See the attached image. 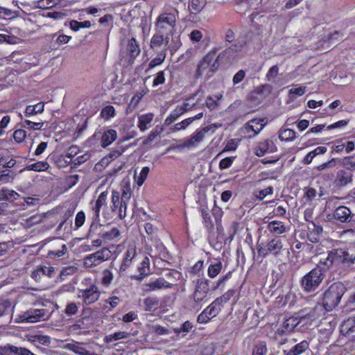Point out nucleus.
I'll return each mask as SVG.
<instances>
[{
    "mask_svg": "<svg viewBox=\"0 0 355 355\" xmlns=\"http://www.w3.org/2000/svg\"><path fill=\"white\" fill-rule=\"evenodd\" d=\"M205 0H191L189 4V7L193 10L194 13H199L205 6Z\"/></svg>",
    "mask_w": 355,
    "mask_h": 355,
    "instance_id": "4c0bfd02",
    "label": "nucleus"
},
{
    "mask_svg": "<svg viewBox=\"0 0 355 355\" xmlns=\"http://www.w3.org/2000/svg\"><path fill=\"white\" fill-rule=\"evenodd\" d=\"M116 131L113 129H110L103 132L101 136V146L103 148L107 147L111 144L116 139Z\"/></svg>",
    "mask_w": 355,
    "mask_h": 355,
    "instance_id": "5701e85b",
    "label": "nucleus"
},
{
    "mask_svg": "<svg viewBox=\"0 0 355 355\" xmlns=\"http://www.w3.org/2000/svg\"><path fill=\"white\" fill-rule=\"evenodd\" d=\"M1 192V200H6L9 202H12L17 200L20 196L18 193L14 190H10L8 189H2L0 190Z\"/></svg>",
    "mask_w": 355,
    "mask_h": 355,
    "instance_id": "c85d7f7f",
    "label": "nucleus"
},
{
    "mask_svg": "<svg viewBox=\"0 0 355 355\" xmlns=\"http://www.w3.org/2000/svg\"><path fill=\"white\" fill-rule=\"evenodd\" d=\"M346 291V286L340 282H334L330 285L322 295V302L324 309L330 311L336 308Z\"/></svg>",
    "mask_w": 355,
    "mask_h": 355,
    "instance_id": "f03ea898",
    "label": "nucleus"
},
{
    "mask_svg": "<svg viewBox=\"0 0 355 355\" xmlns=\"http://www.w3.org/2000/svg\"><path fill=\"white\" fill-rule=\"evenodd\" d=\"M91 26V22L89 21H85L80 22L76 20H71L70 21V28L77 31L81 28H89Z\"/></svg>",
    "mask_w": 355,
    "mask_h": 355,
    "instance_id": "58836bf2",
    "label": "nucleus"
},
{
    "mask_svg": "<svg viewBox=\"0 0 355 355\" xmlns=\"http://www.w3.org/2000/svg\"><path fill=\"white\" fill-rule=\"evenodd\" d=\"M267 229L273 234H282L286 231V228L284 223L281 221L273 220L270 222L267 225Z\"/></svg>",
    "mask_w": 355,
    "mask_h": 355,
    "instance_id": "aec40b11",
    "label": "nucleus"
},
{
    "mask_svg": "<svg viewBox=\"0 0 355 355\" xmlns=\"http://www.w3.org/2000/svg\"><path fill=\"white\" fill-rule=\"evenodd\" d=\"M43 125V123L42 122H40V123H35V122H33L30 120H25L24 122H23V127L24 128H33L34 130H40L42 128Z\"/></svg>",
    "mask_w": 355,
    "mask_h": 355,
    "instance_id": "052dcab7",
    "label": "nucleus"
},
{
    "mask_svg": "<svg viewBox=\"0 0 355 355\" xmlns=\"http://www.w3.org/2000/svg\"><path fill=\"white\" fill-rule=\"evenodd\" d=\"M125 148L122 146L117 145L115 148L112 150L108 154V157L112 159H115L119 157L125 151Z\"/></svg>",
    "mask_w": 355,
    "mask_h": 355,
    "instance_id": "09e8293b",
    "label": "nucleus"
},
{
    "mask_svg": "<svg viewBox=\"0 0 355 355\" xmlns=\"http://www.w3.org/2000/svg\"><path fill=\"white\" fill-rule=\"evenodd\" d=\"M55 275V270L54 267L50 266H41L32 272L31 277L36 282H40L42 275L51 278L54 277Z\"/></svg>",
    "mask_w": 355,
    "mask_h": 355,
    "instance_id": "2eb2a0df",
    "label": "nucleus"
},
{
    "mask_svg": "<svg viewBox=\"0 0 355 355\" xmlns=\"http://www.w3.org/2000/svg\"><path fill=\"white\" fill-rule=\"evenodd\" d=\"M267 352L266 345L264 343H259L253 349L252 355H266Z\"/></svg>",
    "mask_w": 355,
    "mask_h": 355,
    "instance_id": "3c124183",
    "label": "nucleus"
},
{
    "mask_svg": "<svg viewBox=\"0 0 355 355\" xmlns=\"http://www.w3.org/2000/svg\"><path fill=\"white\" fill-rule=\"evenodd\" d=\"M151 330L153 332L159 336L167 335L169 333L168 329L159 325L152 326Z\"/></svg>",
    "mask_w": 355,
    "mask_h": 355,
    "instance_id": "680f3d73",
    "label": "nucleus"
},
{
    "mask_svg": "<svg viewBox=\"0 0 355 355\" xmlns=\"http://www.w3.org/2000/svg\"><path fill=\"white\" fill-rule=\"evenodd\" d=\"M164 34H157L153 36L150 41V47L154 48L157 46H161L164 41Z\"/></svg>",
    "mask_w": 355,
    "mask_h": 355,
    "instance_id": "de8ad7c7",
    "label": "nucleus"
},
{
    "mask_svg": "<svg viewBox=\"0 0 355 355\" xmlns=\"http://www.w3.org/2000/svg\"><path fill=\"white\" fill-rule=\"evenodd\" d=\"M318 306H315L311 309H304L299 312V317L300 320L304 319H309L311 320H315L320 316V313L318 312Z\"/></svg>",
    "mask_w": 355,
    "mask_h": 355,
    "instance_id": "6ab92c4d",
    "label": "nucleus"
},
{
    "mask_svg": "<svg viewBox=\"0 0 355 355\" xmlns=\"http://www.w3.org/2000/svg\"><path fill=\"white\" fill-rule=\"evenodd\" d=\"M119 231L116 227H112L109 231L102 232L101 236L106 240H113L119 236Z\"/></svg>",
    "mask_w": 355,
    "mask_h": 355,
    "instance_id": "ea45409f",
    "label": "nucleus"
},
{
    "mask_svg": "<svg viewBox=\"0 0 355 355\" xmlns=\"http://www.w3.org/2000/svg\"><path fill=\"white\" fill-rule=\"evenodd\" d=\"M273 193V188L272 187H268L265 189H262L258 192L256 195V197L261 200L264 198H266L268 195L272 194Z\"/></svg>",
    "mask_w": 355,
    "mask_h": 355,
    "instance_id": "e2e57ef3",
    "label": "nucleus"
},
{
    "mask_svg": "<svg viewBox=\"0 0 355 355\" xmlns=\"http://www.w3.org/2000/svg\"><path fill=\"white\" fill-rule=\"evenodd\" d=\"M107 195H108L107 191L102 192L99 195L97 200L96 201L95 206L93 207V211L94 212V216H95L96 219H98L99 218V214H100L101 209L103 205H105V204H106Z\"/></svg>",
    "mask_w": 355,
    "mask_h": 355,
    "instance_id": "393cba45",
    "label": "nucleus"
},
{
    "mask_svg": "<svg viewBox=\"0 0 355 355\" xmlns=\"http://www.w3.org/2000/svg\"><path fill=\"white\" fill-rule=\"evenodd\" d=\"M221 126V124L213 123L202 128L197 129L190 137L182 140L181 146L187 148H193L204 139L206 133L210 130L214 132L216 128Z\"/></svg>",
    "mask_w": 355,
    "mask_h": 355,
    "instance_id": "39448f33",
    "label": "nucleus"
},
{
    "mask_svg": "<svg viewBox=\"0 0 355 355\" xmlns=\"http://www.w3.org/2000/svg\"><path fill=\"white\" fill-rule=\"evenodd\" d=\"M180 274L175 270L168 271L165 275L164 277H162L163 279H166L168 282H172L173 285L175 283L180 279Z\"/></svg>",
    "mask_w": 355,
    "mask_h": 355,
    "instance_id": "79ce46f5",
    "label": "nucleus"
},
{
    "mask_svg": "<svg viewBox=\"0 0 355 355\" xmlns=\"http://www.w3.org/2000/svg\"><path fill=\"white\" fill-rule=\"evenodd\" d=\"M193 325L189 321L184 322L180 328H177L175 329V331L177 334H180L181 332L188 333L192 329Z\"/></svg>",
    "mask_w": 355,
    "mask_h": 355,
    "instance_id": "0e129e2a",
    "label": "nucleus"
},
{
    "mask_svg": "<svg viewBox=\"0 0 355 355\" xmlns=\"http://www.w3.org/2000/svg\"><path fill=\"white\" fill-rule=\"evenodd\" d=\"M79 308V303L70 302L67 304L64 313L67 315H72L77 313Z\"/></svg>",
    "mask_w": 355,
    "mask_h": 355,
    "instance_id": "49530a36",
    "label": "nucleus"
},
{
    "mask_svg": "<svg viewBox=\"0 0 355 355\" xmlns=\"http://www.w3.org/2000/svg\"><path fill=\"white\" fill-rule=\"evenodd\" d=\"M295 137V132L291 129L280 130L279 132V138L282 141H293Z\"/></svg>",
    "mask_w": 355,
    "mask_h": 355,
    "instance_id": "7c9ffc66",
    "label": "nucleus"
},
{
    "mask_svg": "<svg viewBox=\"0 0 355 355\" xmlns=\"http://www.w3.org/2000/svg\"><path fill=\"white\" fill-rule=\"evenodd\" d=\"M26 137V132L24 130L18 129L14 132L13 137L17 143L22 142Z\"/></svg>",
    "mask_w": 355,
    "mask_h": 355,
    "instance_id": "6e6d98bb",
    "label": "nucleus"
},
{
    "mask_svg": "<svg viewBox=\"0 0 355 355\" xmlns=\"http://www.w3.org/2000/svg\"><path fill=\"white\" fill-rule=\"evenodd\" d=\"M159 300L156 297H148L144 301V310L150 311L159 305Z\"/></svg>",
    "mask_w": 355,
    "mask_h": 355,
    "instance_id": "2f4dec72",
    "label": "nucleus"
},
{
    "mask_svg": "<svg viewBox=\"0 0 355 355\" xmlns=\"http://www.w3.org/2000/svg\"><path fill=\"white\" fill-rule=\"evenodd\" d=\"M165 82V74L164 71H162L156 74V77L154 78L153 82V86L156 87L159 85L164 84Z\"/></svg>",
    "mask_w": 355,
    "mask_h": 355,
    "instance_id": "13d9d810",
    "label": "nucleus"
},
{
    "mask_svg": "<svg viewBox=\"0 0 355 355\" xmlns=\"http://www.w3.org/2000/svg\"><path fill=\"white\" fill-rule=\"evenodd\" d=\"M266 124L264 119H252L249 121L247 123V129L248 131L251 130L254 132V134H258L260 130L264 127Z\"/></svg>",
    "mask_w": 355,
    "mask_h": 355,
    "instance_id": "4be33fe9",
    "label": "nucleus"
},
{
    "mask_svg": "<svg viewBox=\"0 0 355 355\" xmlns=\"http://www.w3.org/2000/svg\"><path fill=\"white\" fill-rule=\"evenodd\" d=\"M229 300H230L229 295H227V294H225L223 296L216 298L212 302V304L215 306L220 308V306L223 305V304L227 302Z\"/></svg>",
    "mask_w": 355,
    "mask_h": 355,
    "instance_id": "774afa93",
    "label": "nucleus"
},
{
    "mask_svg": "<svg viewBox=\"0 0 355 355\" xmlns=\"http://www.w3.org/2000/svg\"><path fill=\"white\" fill-rule=\"evenodd\" d=\"M120 203L121 200L119 192L113 191L112 193V211H115L119 207Z\"/></svg>",
    "mask_w": 355,
    "mask_h": 355,
    "instance_id": "c03bdc74",
    "label": "nucleus"
},
{
    "mask_svg": "<svg viewBox=\"0 0 355 355\" xmlns=\"http://www.w3.org/2000/svg\"><path fill=\"white\" fill-rule=\"evenodd\" d=\"M128 51L132 60H134L140 53L139 44L135 38H132L129 40L128 44Z\"/></svg>",
    "mask_w": 355,
    "mask_h": 355,
    "instance_id": "a878e982",
    "label": "nucleus"
},
{
    "mask_svg": "<svg viewBox=\"0 0 355 355\" xmlns=\"http://www.w3.org/2000/svg\"><path fill=\"white\" fill-rule=\"evenodd\" d=\"M322 232L321 226H316L313 223V228L309 227L307 238L312 243H318L320 239V234Z\"/></svg>",
    "mask_w": 355,
    "mask_h": 355,
    "instance_id": "b1692460",
    "label": "nucleus"
},
{
    "mask_svg": "<svg viewBox=\"0 0 355 355\" xmlns=\"http://www.w3.org/2000/svg\"><path fill=\"white\" fill-rule=\"evenodd\" d=\"M205 312H207V315L211 317V318L216 316L220 311V307H216L212 303L209 306H207L205 310Z\"/></svg>",
    "mask_w": 355,
    "mask_h": 355,
    "instance_id": "603ef678",
    "label": "nucleus"
},
{
    "mask_svg": "<svg viewBox=\"0 0 355 355\" xmlns=\"http://www.w3.org/2000/svg\"><path fill=\"white\" fill-rule=\"evenodd\" d=\"M352 180V173L348 170H339L336 173L335 184L336 187L340 188L346 186Z\"/></svg>",
    "mask_w": 355,
    "mask_h": 355,
    "instance_id": "dca6fc26",
    "label": "nucleus"
},
{
    "mask_svg": "<svg viewBox=\"0 0 355 355\" xmlns=\"http://www.w3.org/2000/svg\"><path fill=\"white\" fill-rule=\"evenodd\" d=\"M115 114V110L113 106L107 105L102 109L101 115L103 118L110 119L114 117Z\"/></svg>",
    "mask_w": 355,
    "mask_h": 355,
    "instance_id": "8fccbe9b",
    "label": "nucleus"
},
{
    "mask_svg": "<svg viewBox=\"0 0 355 355\" xmlns=\"http://www.w3.org/2000/svg\"><path fill=\"white\" fill-rule=\"evenodd\" d=\"M67 15V14L63 11L47 12L46 14V17L53 18L54 19H61L65 17Z\"/></svg>",
    "mask_w": 355,
    "mask_h": 355,
    "instance_id": "bf43d9fd",
    "label": "nucleus"
},
{
    "mask_svg": "<svg viewBox=\"0 0 355 355\" xmlns=\"http://www.w3.org/2000/svg\"><path fill=\"white\" fill-rule=\"evenodd\" d=\"M209 291L208 280L205 279H198L196 286L193 298L195 302H202L207 296Z\"/></svg>",
    "mask_w": 355,
    "mask_h": 355,
    "instance_id": "ddd939ff",
    "label": "nucleus"
},
{
    "mask_svg": "<svg viewBox=\"0 0 355 355\" xmlns=\"http://www.w3.org/2000/svg\"><path fill=\"white\" fill-rule=\"evenodd\" d=\"M44 104L39 103L34 105H28L26 107L24 114L26 116L29 117L31 115H35L38 113H42L44 111Z\"/></svg>",
    "mask_w": 355,
    "mask_h": 355,
    "instance_id": "c756f323",
    "label": "nucleus"
},
{
    "mask_svg": "<svg viewBox=\"0 0 355 355\" xmlns=\"http://www.w3.org/2000/svg\"><path fill=\"white\" fill-rule=\"evenodd\" d=\"M19 318L22 322L34 323L46 320L48 316H46V310L41 309H30L20 315Z\"/></svg>",
    "mask_w": 355,
    "mask_h": 355,
    "instance_id": "1a4fd4ad",
    "label": "nucleus"
},
{
    "mask_svg": "<svg viewBox=\"0 0 355 355\" xmlns=\"http://www.w3.org/2000/svg\"><path fill=\"white\" fill-rule=\"evenodd\" d=\"M198 107V103H193L192 105H189V103H185L181 106H178L175 110L180 116L183 113H184L189 110H191L192 109H196Z\"/></svg>",
    "mask_w": 355,
    "mask_h": 355,
    "instance_id": "37998d69",
    "label": "nucleus"
},
{
    "mask_svg": "<svg viewBox=\"0 0 355 355\" xmlns=\"http://www.w3.org/2000/svg\"><path fill=\"white\" fill-rule=\"evenodd\" d=\"M119 298L116 296H113L108 300H105L103 309H107V311H109L111 310V308H115L119 304Z\"/></svg>",
    "mask_w": 355,
    "mask_h": 355,
    "instance_id": "a19ab883",
    "label": "nucleus"
},
{
    "mask_svg": "<svg viewBox=\"0 0 355 355\" xmlns=\"http://www.w3.org/2000/svg\"><path fill=\"white\" fill-rule=\"evenodd\" d=\"M223 264L219 261H215L211 263L207 270V275L210 278L216 277L221 271Z\"/></svg>",
    "mask_w": 355,
    "mask_h": 355,
    "instance_id": "cd10ccee",
    "label": "nucleus"
},
{
    "mask_svg": "<svg viewBox=\"0 0 355 355\" xmlns=\"http://www.w3.org/2000/svg\"><path fill=\"white\" fill-rule=\"evenodd\" d=\"M153 118L154 114L153 113H148L139 115L137 127L141 131H145L148 128V125L151 123V122L153 120Z\"/></svg>",
    "mask_w": 355,
    "mask_h": 355,
    "instance_id": "a211bd4d",
    "label": "nucleus"
},
{
    "mask_svg": "<svg viewBox=\"0 0 355 355\" xmlns=\"http://www.w3.org/2000/svg\"><path fill=\"white\" fill-rule=\"evenodd\" d=\"M49 167V164L46 162H37L36 163L28 165L26 167L27 170L34 171H44Z\"/></svg>",
    "mask_w": 355,
    "mask_h": 355,
    "instance_id": "e433bc0d",
    "label": "nucleus"
},
{
    "mask_svg": "<svg viewBox=\"0 0 355 355\" xmlns=\"http://www.w3.org/2000/svg\"><path fill=\"white\" fill-rule=\"evenodd\" d=\"M355 261V255L350 254L347 250L343 248H335L328 252L327 257L322 264L327 268V270L332 265L343 264L345 266H349Z\"/></svg>",
    "mask_w": 355,
    "mask_h": 355,
    "instance_id": "7ed1b4c3",
    "label": "nucleus"
},
{
    "mask_svg": "<svg viewBox=\"0 0 355 355\" xmlns=\"http://www.w3.org/2000/svg\"><path fill=\"white\" fill-rule=\"evenodd\" d=\"M100 297V291L98 288L93 284L89 288L79 291L78 297L83 300L86 305H89L96 302Z\"/></svg>",
    "mask_w": 355,
    "mask_h": 355,
    "instance_id": "9b49d317",
    "label": "nucleus"
},
{
    "mask_svg": "<svg viewBox=\"0 0 355 355\" xmlns=\"http://www.w3.org/2000/svg\"><path fill=\"white\" fill-rule=\"evenodd\" d=\"M334 218L340 223H351L355 226V214L345 206L337 207L334 212Z\"/></svg>",
    "mask_w": 355,
    "mask_h": 355,
    "instance_id": "f8f14e48",
    "label": "nucleus"
},
{
    "mask_svg": "<svg viewBox=\"0 0 355 355\" xmlns=\"http://www.w3.org/2000/svg\"><path fill=\"white\" fill-rule=\"evenodd\" d=\"M132 264V260L129 258H123V260L119 268V274L120 276H123L128 268Z\"/></svg>",
    "mask_w": 355,
    "mask_h": 355,
    "instance_id": "864d4df0",
    "label": "nucleus"
},
{
    "mask_svg": "<svg viewBox=\"0 0 355 355\" xmlns=\"http://www.w3.org/2000/svg\"><path fill=\"white\" fill-rule=\"evenodd\" d=\"M165 58H166V49H164L161 53H159L156 58H155L150 62V63L148 64V68L146 70V71H148L150 69L155 67L156 66L161 64L164 61Z\"/></svg>",
    "mask_w": 355,
    "mask_h": 355,
    "instance_id": "f704fd0d",
    "label": "nucleus"
},
{
    "mask_svg": "<svg viewBox=\"0 0 355 355\" xmlns=\"http://www.w3.org/2000/svg\"><path fill=\"white\" fill-rule=\"evenodd\" d=\"M56 4L55 0H40L38 5L40 8H50Z\"/></svg>",
    "mask_w": 355,
    "mask_h": 355,
    "instance_id": "338daca9",
    "label": "nucleus"
},
{
    "mask_svg": "<svg viewBox=\"0 0 355 355\" xmlns=\"http://www.w3.org/2000/svg\"><path fill=\"white\" fill-rule=\"evenodd\" d=\"M327 268L320 261L311 270L304 275L300 280V286L305 293L315 292L326 277Z\"/></svg>",
    "mask_w": 355,
    "mask_h": 355,
    "instance_id": "f257e3e1",
    "label": "nucleus"
},
{
    "mask_svg": "<svg viewBox=\"0 0 355 355\" xmlns=\"http://www.w3.org/2000/svg\"><path fill=\"white\" fill-rule=\"evenodd\" d=\"M273 143L266 140L259 143L255 148V154L258 157L263 156L267 152H272Z\"/></svg>",
    "mask_w": 355,
    "mask_h": 355,
    "instance_id": "412c9836",
    "label": "nucleus"
},
{
    "mask_svg": "<svg viewBox=\"0 0 355 355\" xmlns=\"http://www.w3.org/2000/svg\"><path fill=\"white\" fill-rule=\"evenodd\" d=\"M201 216L203 218V223L207 228H212L213 224L211 223V216L207 211V209L205 207L200 208Z\"/></svg>",
    "mask_w": 355,
    "mask_h": 355,
    "instance_id": "a18cd8bd",
    "label": "nucleus"
},
{
    "mask_svg": "<svg viewBox=\"0 0 355 355\" xmlns=\"http://www.w3.org/2000/svg\"><path fill=\"white\" fill-rule=\"evenodd\" d=\"M150 168L148 166L144 167L139 174V176L137 179V184L139 186H141L146 179L148 174L149 173Z\"/></svg>",
    "mask_w": 355,
    "mask_h": 355,
    "instance_id": "5fc2aeb1",
    "label": "nucleus"
},
{
    "mask_svg": "<svg viewBox=\"0 0 355 355\" xmlns=\"http://www.w3.org/2000/svg\"><path fill=\"white\" fill-rule=\"evenodd\" d=\"M245 45L246 42L245 40L239 41L218 54V58L224 62L233 60L237 56V53L241 52Z\"/></svg>",
    "mask_w": 355,
    "mask_h": 355,
    "instance_id": "9d476101",
    "label": "nucleus"
},
{
    "mask_svg": "<svg viewBox=\"0 0 355 355\" xmlns=\"http://www.w3.org/2000/svg\"><path fill=\"white\" fill-rule=\"evenodd\" d=\"M85 213L83 211H79L76 214V219H75V225L76 228L80 227L85 222Z\"/></svg>",
    "mask_w": 355,
    "mask_h": 355,
    "instance_id": "69168bd1",
    "label": "nucleus"
},
{
    "mask_svg": "<svg viewBox=\"0 0 355 355\" xmlns=\"http://www.w3.org/2000/svg\"><path fill=\"white\" fill-rule=\"evenodd\" d=\"M64 348L78 355H92V353L85 347V343H69L64 346Z\"/></svg>",
    "mask_w": 355,
    "mask_h": 355,
    "instance_id": "f3484780",
    "label": "nucleus"
},
{
    "mask_svg": "<svg viewBox=\"0 0 355 355\" xmlns=\"http://www.w3.org/2000/svg\"><path fill=\"white\" fill-rule=\"evenodd\" d=\"M103 279H102L103 284L105 286L110 285L113 279L112 273L108 270H105L103 272Z\"/></svg>",
    "mask_w": 355,
    "mask_h": 355,
    "instance_id": "4d7b16f0",
    "label": "nucleus"
},
{
    "mask_svg": "<svg viewBox=\"0 0 355 355\" xmlns=\"http://www.w3.org/2000/svg\"><path fill=\"white\" fill-rule=\"evenodd\" d=\"M220 59L216 55V49L209 51L200 61L196 70V76L199 77L206 71L209 70L211 73H214L219 67Z\"/></svg>",
    "mask_w": 355,
    "mask_h": 355,
    "instance_id": "20e7f679",
    "label": "nucleus"
},
{
    "mask_svg": "<svg viewBox=\"0 0 355 355\" xmlns=\"http://www.w3.org/2000/svg\"><path fill=\"white\" fill-rule=\"evenodd\" d=\"M173 286L172 282H168L162 277L152 279L150 282L145 284L147 291H155L161 289L171 288Z\"/></svg>",
    "mask_w": 355,
    "mask_h": 355,
    "instance_id": "4468645a",
    "label": "nucleus"
},
{
    "mask_svg": "<svg viewBox=\"0 0 355 355\" xmlns=\"http://www.w3.org/2000/svg\"><path fill=\"white\" fill-rule=\"evenodd\" d=\"M138 270L139 272V275L137 277V279L142 280L149 272V261L147 258L141 263L140 266L138 268Z\"/></svg>",
    "mask_w": 355,
    "mask_h": 355,
    "instance_id": "72a5a7b5",
    "label": "nucleus"
},
{
    "mask_svg": "<svg viewBox=\"0 0 355 355\" xmlns=\"http://www.w3.org/2000/svg\"><path fill=\"white\" fill-rule=\"evenodd\" d=\"M222 98V95H214V96H209L206 98L205 105L210 110L216 109L218 105V101Z\"/></svg>",
    "mask_w": 355,
    "mask_h": 355,
    "instance_id": "473e14b6",
    "label": "nucleus"
},
{
    "mask_svg": "<svg viewBox=\"0 0 355 355\" xmlns=\"http://www.w3.org/2000/svg\"><path fill=\"white\" fill-rule=\"evenodd\" d=\"M176 23L175 15L173 13H163L159 15L156 21L157 31L160 34H172Z\"/></svg>",
    "mask_w": 355,
    "mask_h": 355,
    "instance_id": "423d86ee",
    "label": "nucleus"
},
{
    "mask_svg": "<svg viewBox=\"0 0 355 355\" xmlns=\"http://www.w3.org/2000/svg\"><path fill=\"white\" fill-rule=\"evenodd\" d=\"M111 257L112 252L108 248H103L93 254L86 256L83 259V263L85 267L92 268L110 259Z\"/></svg>",
    "mask_w": 355,
    "mask_h": 355,
    "instance_id": "6e6552de",
    "label": "nucleus"
},
{
    "mask_svg": "<svg viewBox=\"0 0 355 355\" xmlns=\"http://www.w3.org/2000/svg\"><path fill=\"white\" fill-rule=\"evenodd\" d=\"M279 75V67L277 64L270 67L266 75V80L272 83H276V78Z\"/></svg>",
    "mask_w": 355,
    "mask_h": 355,
    "instance_id": "c9c22d12",
    "label": "nucleus"
},
{
    "mask_svg": "<svg viewBox=\"0 0 355 355\" xmlns=\"http://www.w3.org/2000/svg\"><path fill=\"white\" fill-rule=\"evenodd\" d=\"M309 347V344L306 341L304 340L297 344L291 350H284V353L285 355H300L304 352Z\"/></svg>",
    "mask_w": 355,
    "mask_h": 355,
    "instance_id": "bb28decb",
    "label": "nucleus"
},
{
    "mask_svg": "<svg viewBox=\"0 0 355 355\" xmlns=\"http://www.w3.org/2000/svg\"><path fill=\"white\" fill-rule=\"evenodd\" d=\"M285 248L282 239L280 236H275L270 240L265 248H261L258 250L259 254H262L264 257L267 255H272L275 257H279L283 255Z\"/></svg>",
    "mask_w": 355,
    "mask_h": 355,
    "instance_id": "0eeeda50",
    "label": "nucleus"
}]
</instances>
